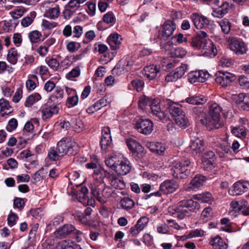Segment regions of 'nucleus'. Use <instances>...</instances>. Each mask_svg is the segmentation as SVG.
Instances as JSON below:
<instances>
[{"label": "nucleus", "instance_id": "1", "mask_svg": "<svg viewBox=\"0 0 249 249\" xmlns=\"http://www.w3.org/2000/svg\"><path fill=\"white\" fill-rule=\"evenodd\" d=\"M166 104L167 108L177 124H187L189 120L185 112L182 110L181 105L170 100L167 101Z\"/></svg>", "mask_w": 249, "mask_h": 249}, {"label": "nucleus", "instance_id": "21", "mask_svg": "<svg viewBox=\"0 0 249 249\" xmlns=\"http://www.w3.org/2000/svg\"><path fill=\"white\" fill-rule=\"evenodd\" d=\"M149 107L152 114L158 117L159 120L163 121L165 119V114L161 111L160 105L157 101L153 100Z\"/></svg>", "mask_w": 249, "mask_h": 249}, {"label": "nucleus", "instance_id": "34", "mask_svg": "<svg viewBox=\"0 0 249 249\" xmlns=\"http://www.w3.org/2000/svg\"><path fill=\"white\" fill-rule=\"evenodd\" d=\"M144 84L142 80L136 79L131 82V84L128 86V88L130 89H135L137 92H141L143 89Z\"/></svg>", "mask_w": 249, "mask_h": 249}, {"label": "nucleus", "instance_id": "15", "mask_svg": "<svg viewBox=\"0 0 249 249\" xmlns=\"http://www.w3.org/2000/svg\"><path fill=\"white\" fill-rule=\"evenodd\" d=\"M176 28V25L173 21H166L162 26L160 39L165 40L166 38L170 37L173 34Z\"/></svg>", "mask_w": 249, "mask_h": 249}, {"label": "nucleus", "instance_id": "7", "mask_svg": "<svg viewBox=\"0 0 249 249\" xmlns=\"http://www.w3.org/2000/svg\"><path fill=\"white\" fill-rule=\"evenodd\" d=\"M126 143L133 157L141 159L145 156L146 151L144 147L135 140L132 139H127Z\"/></svg>", "mask_w": 249, "mask_h": 249}, {"label": "nucleus", "instance_id": "22", "mask_svg": "<svg viewBox=\"0 0 249 249\" xmlns=\"http://www.w3.org/2000/svg\"><path fill=\"white\" fill-rule=\"evenodd\" d=\"M202 186V176L198 175L196 176L191 181L188 187L186 188V191H190L193 190L196 191Z\"/></svg>", "mask_w": 249, "mask_h": 249}, {"label": "nucleus", "instance_id": "27", "mask_svg": "<svg viewBox=\"0 0 249 249\" xmlns=\"http://www.w3.org/2000/svg\"><path fill=\"white\" fill-rule=\"evenodd\" d=\"M229 8V3L227 2H224L221 6L213 9V15L215 17L222 18L228 12Z\"/></svg>", "mask_w": 249, "mask_h": 249}, {"label": "nucleus", "instance_id": "51", "mask_svg": "<svg viewBox=\"0 0 249 249\" xmlns=\"http://www.w3.org/2000/svg\"><path fill=\"white\" fill-rule=\"evenodd\" d=\"M186 54V51L182 48H177L172 50L171 52V54L173 57L182 58Z\"/></svg>", "mask_w": 249, "mask_h": 249}, {"label": "nucleus", "instance_id": "14", "mask_svg": "<svg viewBox=\"0 0 249 249\" xmlns=\"http://www.w3.org/2000/svg\"><path fill=\"white\" fill-rule=\"evenodd\" d=\"M187 68L186 64H181L180 67L177 68L174 71L167 75L165 80L168 82L177 81L184 74Z\"/></svg>", "mask_w": 249, "mask_h": 249}, {"label": "nucleus", "instance_id": "50", "mask_svg": "<svg viewBox=\"0 0 249 249\" xmlns=\"http://www.w3.org/2000/svg\"><path fill=\"white\" fill-rule=\"evenodd\" d=\"M45 62L50 68L54 71H57L59 66V63L57 60L53 58H46Z\"/></svg>", "mask_w": 249, "mask_h": 249}, {"label": "nucleus", "instance_id": "55", "mask_svg": "<svg viewBox=\"0 0 249 249\" xmlns=\"http://www.w3.org/2000/svg\"><path fill=\"white\" fill-rule=\"evenodd\" d=\"M78 102V97L77 94L69 96L67 98V104L68 107H71L76 105Z\"/></svg>", "mask_w": 249, "mask_h": 249}, {"label": "nucleus", "instance_id": "4", "mask_svg": "<svg viewBox=\"0 0 249 249\" xmlns=\"http://www.w3.org/2000/svg\"><path fill=\"white\" fill-rule=\"evenodd\" d=\"M104 184H90V188L92 195L100 203L104 204L107 202V199L111 196L112 191L109 187H104Z\"/></svg>", "mask_w": 249, "mask_h": 249}, {"label": "nucleus", "instance_id": "37", "mask_svg": "<svg viewBox=\"0 0 249 249\" xmlns=\"http://www.w3.org/2000/svg\"><path fill=\"white\" fill-rule=\"evenodd\" d=\"M188 81L192 84L196 82H202L200 71H196L190 72L188 74Z\"/></svg>", "mask_w": 249, "mask_h": 249}, {"label": "nucleus", "instance_id": "59", "mask_svg": "<svg viewBox=\"0 0 249 249\" xmlns=\"http://www.w3.org/2000/svg\"><path fill=\"white\" fill-rule=\"evenodd\" d=\"M64 218L61 215H57L48 225V226H53L54 228L60 225L63 222Z\"/></svg>", "mask_w": 249, "mask_h": 249}, {"label": "nucleus", "instance_id": "63", "mask_svg": "<svg viewBox=\"0 0 249 249\" xmlns=\"http://www.w3.org/2000/svg\"><path fill=\"white\" fill-rule=\"evenodd\" d=\"M83 33V27L80 25H76L73 28L72 34L73 37L79 38Z\"/></svg>", "mask_w": 249, "mask_h": 249}, {"label": "nucleus", "instance_id": "8", "mask_svg": "<svg viewBox=\"0 0 249 249\" xmlns=\"http://www.w3.org/2000/svg\"><path fill=\"white\" fill-rule=\"evenodd\" d=\"M207 37L206 33L203 31V56L213 58L217 54V51L213 41Z\"/></svg>", "mask_w": 249, "mask_h": 249}, {"label": "nucleus", "instance_id": "33", "mask_svg": "<svg viewBox=\"0 0 249 249\" xmlns=\"http://www.w3.org/2000/svg\"><path fill=\"white\" fill-rule=\"evenodd\" d=\"M41 98V95L38 93H33L28 96L24 103L26 107H31L35 103L39 101Z\"/></svg>", "mask_w": 249, "mask_h": 249}, {"label": "nucleus", "instance_id": "60", "mask_svg": "<svg viewBox=\"0 0 249 249\" xmlns=\"http://www.w3.org/2000/svg\"><path fill=\"white\" fill-rule=\"evenodd\" d=\"M58 23L55 22H50L47 20L43 19L42 22V26L47 30H51L56 26H57Z\"/></svg>", "mask_w": 249, "mask_h": 249}, {"label": "nucleus", "instance_id": "11", "mask_svg": "<svg viewBox=\"0 0 249 249\" xmlns=\"http://www.w3.org/2000/svg\"><path fill=\"white\" fill-rule=\"evenodd\" d=\"M76 230V228L70 224H64L60 227L54 231V235L57 238H64L72 234Z\"/></svg>", "mask_w": 249, "mask_h": 249}, {"label": "nucleus", "instance_id": "40", "mask_svg": "<svg viewBox=\"0 0 249 249\" xmlns=\"http://www.w3.org/2000/svg\"><path fill=\"white\" fill-rule=\"evenodd\" d=\"M28 36L32 43H36L41 40L42 34L37 30H34L28 34Z\"/></svg>", "mask_w": 249, "mask_h": 249}, {"label": "nucleus", "instance_id": "47", "mask_svg": "<svg viewBox=\"0 0 249 249\" xmlns=\"http://www.w3.org/2000/svg\"><path fill=\"white\" fill-rule=\"evenodd\" d=\"M153 125H135V129L144 135L150 134L153 130Z\"/></svg>", "mask_w": 249, "mask_h": 249}, {"label": "nucleus", "instance_id": "64", "mask_svg": "<svg viewBox=\"0 0 249 249\" xmlns=\"http://www.w3.org/2000/svg\"><path fill=\"white\" fill-rule=\"evenodd\" d=\"M157 231L161 234H169L170 231L169 226L165 224H160L157 226Z\"/></svg>", "mask_w": 249, "mask_h": 249}, {"label": "nucleus", "instance_id": "38", "mask_svg": "<svg viewBox=\"0 0 249 249\" xmlns=\"http://www.w3.org/2000/svg\"><path fill=\"white\" fill-rule=\"evenodd\" d=\"M202 31H200L197 33L196 37L193 38L191 42L193 47L196 49H200L202 44Z\"/></svg>", "mask_w": 249, "mask_h": 249}, {"label": "nucleus", "instance_id": "36", "mask_svg": "<svg viewBox=\"0 0 249 249\" xmlns=\"http://www.w3.org/2000/svg\"><path fill=\"white\" fill-rule=\"evenodd\" d=\"M152 101L151 98L145 95L141 96L139 100V108L142 110L146 109L147 107L150 106Z\"/></svg>", "mask_w": 249, "mask_h": 249}, {"label": "nucleus", "instance_id": "5", "mask_svg": "<svg viewBox=\"0 0 249 249\" xmlns=\"http://www.w3.org/2000/svg\"><path fill=\"white\" fill-rule=\"evenodd\" d=\"M76 144L74 140L70 137H65L58 142L56 149L58 153L64 156L66 155L74 154V148Z\"/></svg>", "mask_w": 249, "mask_h": 249}, {"label": "nucleus", "instance_id": "43", "mask_svg": "<svg viewBox=\"0 0 249 249\" xmlns=\"http://www.w3.org/2000/svg\"><path fill=\"white\" fill-rule=\"evenodd\" d=\"M48 157L52 161H57L60 157H62L63 155L58 153L56 147L55 148L53 147L50 148L48 153Z\"/></svg>", "mask_w": 249, "mask_h": 249}, {"label": "nucleus", "instance_id": "3", "mask_svg": "<svg viewBox=\"0 0 249 249\" xmlns=\"http://www.w3.org/2000/svg\"><path fill=\"white\" fill-rule=\"evenodd\" d=\"M196 210H199V206L198 205H195L192 199H187L179 202L175 211L177 217L182 219L186 216H190L192 212Z\"/></svg>", "mask_w": 249, "mask_h": 249}, {"label": "nucleus", "instance_id": "20", "mask_svg": "<svg viewBox=\"0 0 249 249\" xmlns=\"http://www.w3.org/2000/svg\"><path fill=\"white\" fill-rule=\"evenodd\" d=\"M145 146L151 151L159 155H163L165 146L164 143L159 142H146Z\"/></svg>", "mask_w": 249, "mask_h": 249}, {"label": "nucleus", "instance_id": "13", "mask_svg": "<svg viewBox=\"0 0 249 249\" xmlns=\"http://www.w3.org/2000/svg\"><path fill=\"white\" fill-rule=\"evenodd\" d=\"M102 134L100 141L101 147L103 150L106 151L112 142L110 128L108 126L103 127Z\"/></svg>", "mask_w": 249, "mask_h": 249}, {"label": "nucleus", "instance_id": "9", "mask_svg": "<svg viewBox=\"0 0 249 249\" xmlns=\"http://www.w3.org/2000/svg\"><path fill=\"white\" fill-rule=\"evenodd\" d=\"M131 169L129 160L121 155L116 166L115 171L119 175H125L129 173Z\"/></svg>", "mask_w": 249, "mask_h": 249}, {"label": "nucleus", "instance_id": "29", "mask_svg": "<svg viewBox=\"0 0 249 249\" xmlns=\"http://www.w3.org/2000/svg\"><path fill=\"white\" fill-rule=\"evenodd\" d=\"M121 156V154H113L108 157L105 160L106 165L112 170L115 171L116 166L118 162V159H120Z\"/></svg>", "mask_w": 249, "mask_h": 249}, {"label": "nucleus", "instance_id": "56", "mask_svg": "<svg viewBox=\"0 0 249 249\" xmlns=\"http://www.w3.org/2000/svg\"><path fill=\"white\" fill-rule=\"evenodd\" d=\"M214 200V197L210 192L206 191L203 192V203L211 205Z\"/></svg>", "mask_w": 249, "mask_h": 249}, {"label": "nucleus", "instance_id": "35", "mask_svg": "<svg viewBox=\"0 0 249 249\" xmlns=\"http://www.w3.org/2000/svg\"><path fill=\"white\" fill-rule=\"evenodd\" d=\"M89 216L84 214L80 222L83 224L93 228H96L100 226V224L98 221L90 219Z\"/></svg>", "mask_w": 249, "mask_h": 249}, {"label": "nucleus", "instance_id": "18", "mask_svg": "<svg viewBox=\"0 0 249 249\" xmlns=\"http://www.w3.org/2000/svg\"><path fill=\"white\" fill-rule=\"evenodd\" d=\"M178 188V185L173 179L166 180L160 185V189L163 194H168L174 193Z\"/></svg>", "mask_w": 249, "mask_h": 249}, {"label": "nucleus", "instance_id": "49", "mask_svg": "<svg viewBox=\"0 0 249 249\" xmlns=\"http://www.w3.org/2000/svg\"><path fill=\"white\" fill-rule=\"evenodd\" d=\"M219 24L224 34H228L229 33L231 30V24L228 19L224 18L220 21Z\"/></svg>", "mask_w": 249, "mask_h": 249}, {"label": "nucleus", "instance_id": "48", "mask_svg": "<svg viewBox=\"0 0 249 249\" xmlns=\"http://www.w3.org/2000/svg\"><path fill=\"white\" fill-rule=\"evenodd\" d=\"M81 44L75 41H69L66 44V49L71 53H73L80 49Z\"/></svg>", "mask_w": 249, "mask_h": 249}, {"label": "nucleus", "instance_id": "17", "mask_svg": "<svg viewBox=\"0 0 249 249\" xmlns=\"http://www.w3.org/2000/svg\"><path fill=\"white\" fill-rule=\"evenodd\" d=\"M215 156L214 153L211 151L205 152L203 153V170L210 171L214 168V161Z\"/></svg>", "mask_w": 249, "mask_h": 249}, {"label": "nucleus", "instance_id": "2", "mask_svg": "<svg viewBox=\"0 0 249 249\" xmlns=\"http://www.w3.org/2000/svg\"><path fill=\"white\" fill-rule=\"evenodd\" d=\"M190 164L191 161L188 159L175 160L171 169L173 176L174 178L179 179L187 178L190 174L189 168Z\"/></svg>", "mask_w": 249, "mask_h": 249}, {"label": "nucleus", "instance_id": "58", "mask_svg": "<svg viewBox=\"0 0 249 249\" xmlns=\"http://www.w3.org/2000/svg\"><path fill=\"white\" fill-rule=\"evenodd\" d=\"M136 124H153L152 121L144 116H138L135 119Z\"/></svg>", "mask_w": 249, "mask_h": 249}, {"label": "nucleus", "instance_id": "41", "mask_svg": "<svg viewBox=\"0 0 249 249\" xmlns=\"http://www.w3.org/2000/svg\"><path fill=\"white\" fill-rule=\"evenodd\" d=\"M202 146V141L199 138H196L194 141H192L190 147L191 149L196 154H201V148Z\"/></svg>", "mask_w": 249, "mask_h": 249}, {"label": "nucleus", "instance_id": "62", "mask_svg": "<svg viewBox=\"0 0 249 249\" xmlns=\"http://www.w3.org/2000/svg\"><path fill=\"white\" fill-rule=\"evenodd\" d=\"M244 100H242V103L240 106H239V108L243 110H249V95L246 94Z\"/></svg>", "mask_w": 249, "mask_h": 249}, {"label": "nucleus", "instance_id": "25", "mask_svg": "<svg viewBox=\"0 0 249 249\" xmlns=\"http://www.w3.org/2000/svg\"><path fill=\"white\" fill-rule=\"evenodd\" d=\"M0 115L1 117H4L5 115H8L13 112V108L10 105L8 100L4 98L0 99Z\"/></svg>", "mask_w": 249, "mask_h": 249}, {"label": "nucleus", "instance_id": "12", "mask_svg": "<svg viewBox=\"0 0 249 249\" xmlns=\"http://www.w3.org/2000/svg\"><path fill=\"white\" fill-rule=\"evenodd\" d=\"M229 45L231 50L237 55H242L246 53L247 49L245 43L235 38L231 39Z\"/></svg>", "mask_w": 249, "mask_h": 249}, {"label": "nucleus", "instance_id": "46", "mask_svg": "<svg viewBox=\"0 0 249 249\" xmlns=\"http://www.w3.org/2000/svg\"><path fill=\"white\" fill-rule=\"evenodd\" d=\"M103 21L110 26H112L116 23V18L112 12H108L103 16Z\"/></svg>", "mask_w": 249, "mask_h": 249}, {"label": "nucleus", "instance_id": "44", "mask_svg": "<svg viewBox=\"0 0 249 249\" xmlns=\"http://www.w3.org/2000/svg\"><path fill=\"white\" fill-rule=\"evenodd\" d=\"M122 208L125 210L132 209L135 204L133 200L128 197H124L120 201Z\"/></svg>", "mask_w": 249, "mask_h": 249}, {"label": "nucleus", "instance_id": "19", "mask_svg": "<svg viewBox=\"0 0 249 249\" xmlns=\"http://www.w3.org/2000/svg\"><path fill=\"white\" fill-rule=\"evenodd\" d=\"M122 38L121 36L117 33L111 34L107 38V42L113 50H116L120 48Z\"/></svg>", "mask_w": 249, "mask_h": 249}, {"label": "nucleus", "instance_id": "42", "mask_svg": "<svg viewBox=\"0 0 249 249\" xmlns=\"http://www.w3.org/2000/svg\"><path fill=\"white\" fill-rule=\"evenodd\" d=\"M38 78L35 74L30 75L26 82V87L28 90H33L36 87V81H37Z\"/></svg>", "mask_w": 249, "mask_h": 249}, {"label": "nucleus", "instance_id": "39", "mask_svg": "<svg viewBox=\"0 0 249 249\" xmlns=\"http://www.w3.org/2000/svg\"><path fill=\"white\" fill-rule=\"evenodd\" d=\"M36 16V13L35 11H32L30 13L29 16H26L21 21V25L24 27H27L30 26L34 21Z\"/></svg>", "mask_w": 249, "mask_h": 249}, {"label": "nucleus", "instance_id": "6", "mask_svg": "<svg viewBox=\"0 0 249 249\" xmlns=\"http://www.w3.org/2000/svg\"><path fill=\"white\" fill-rule=\"evenodd\" d=\"M103 174L107 178L109 184L114 188L119 190L125 188L126 184L122 178L118 177L114 174H110L103 168L94 171V175H99Z\"/></svg>", "mask_w": 249, "mask_h": 249}, {"label": "nucleus", "instance_id": "10", "mask_svg": "<svg viewBox=\"0 0 249 249\" xmlns=\"http://www.w3.org/2000/svg\"><path fill=\"white\" fill-rule=\"evenodd\" d=\"M235 79V76L233 74L227 71H218L216 74L215 80L217 83L225 87H227Z\"/></svg>", "mask_w": 249, "mask_h": 249}, {"label": "nucleus", "instance_id": "52", "mask_svg": "<svg viewBox=\"0 0 249 249\" xmlns=\"http://www.w3.org/2000/svg\"><path fill=\"white\" fill-rule=\"evenodd\" d=\"M72 242L70 240H65L59 242L57 246L56 249H71Z\"/></svg>", "mask_w": 249, "mask_h": 249}, {"label": "nucleus", "instance_id": "16", "mask_svg": "<svg viewBox=\"0 0 249 249\" xmlns=\"http://www.w3.org/2000/svg\"><path fill=\"white\" fill-rule=\"evenodd\" d=\"M221 107L216 103L212 104L210 107L209 114L211 118L206 117L205 119L207 122L212 123V120L214 123H218L220 118Z\"/></svg>", "mask_w": 249, "mask_h": 249}, {"label": "nucleus", "instance_id": "61", "mask_svg": "<svg viewBox=\"0 0 249 249\" xmlns=\"http://www.w3.org/2000/svg\"><path fill=\"white\" fill-rule=\"evenodd\" d=\"M80 71L79 67H76L73 69L71 71H70L67 75L66 77L69 79H71L72 78H76L80 75Z\"/></svg>", "mask_w": 249, "mask_h": 249}, {"label": "nucleus", "instance_id": "24", "mask_svg": "<svg viewBox=\"0 0 249 249\" xmlns=\"http://www.w3.org/2000/svg\"><path fill=\"white\" fill-rule=\"evenodd\" d=\"M59 108L56 105L44 107L41 110L42 119L46 120L51 118L53 114H57Z\"/></svg>", "mask_w": 249, "mask_h": 249}, {"label": "nucleus", "instance_id": "23", "mask_svg": "<svg viewBox=\"0 0 249 249\" xmlns=\"http://www.w3.org/2000/svg\"><path fill=\"white\" fill-rule=\"evenodd\" d=\"M144 76L149 79H153L160 73V68L156 65H151L144 69Z\"/></svg>", "mask_w": 249, "mask_h": 249}, {"label": "nucleus", "instance_id": "57", "mask_svg": "<svg viewBox=\"0 0 249 249\" xmlns=\"http://www.w3.org/2000/svg\"><path fill=\"white\" fill-rule=\"evenodd\" d=\"M185 102L192 105H200L202 104V98L198 96L188 97L185 100Z\"/></svg>", "mask_w": 249, "mask_h": 249}, {"label": "nucleus", "instance_id": "28", "mask_svg": "<svg viewBox=\"0 0 249 249\" xmlns=\"http://www.w3.org/2000/svg\"><path fill=\"white\" fill-rule=\"evenodd\" d=\"M248 185V183L246 182L237 181L235 182L233 185V191L234 192V195H240L247 191Z\"/></svg>", "mask_w": 249, "mask_h": 249}, {"label": "nucleus", "instance_id": "32", "mask_svg": "<svg viewBox=\"0 0 249 249\" xmlns=\"http://www.w3.org/2000/svg\"><path fill=\"white\" fill-rule=\"evenodd\" d=\"M231 131L234 136L241 139L246 138L247 135L246 129L244 125H237L235 127H233Z\"/></svg>", "mask_w": 249, "mask_h": 249}, {"label": "nucleus", "instance_id": "54", "mask_svg": "<svg viewBox=\"0 0 249 249\" xmlns=\"http://www.w3.org/2000/svg\"><path fill=\"white\" fill-rule=\"evenodd\" d=\"M61 128L76 133H79L84 130V125H61Z\"/></svg>", "mask_w": 249, "mask_h": 249}, {"label": "nucleus", "instance_id": "31", "mask_svg": "<svg viewBox=\"0 0 249 249\" xmlns=\"http://www.w3.org/2000/svg\"><path fill=\"white\" fill-rule=\"evenodd\" d=\"M19 56L20 55L18 53L17 50L15 48H12L8 51L7 60L11 64L15 65L17 63Z\"/></svg>", "mask_w": 249, "mask_h": 249}, {"label": "nucleus", "instance_id": "26", "mask_svg": "<svg viewBox=\"0 0 249 249\" xmlns=\"http://www.w3.org/2000/svg\"><path fill=\"white\" fill-rule=\"evenodd\" d=\"M60 14V7L58 5H56L54 7L49 8L47 9L43 16L44 17L54 20L58 18Z\"/></svg>", "mask_w": 249, "mask_h": 249}, {"label": "nucleus", "instance_id": "45", "mask_svg": "<svg viewBox=\"0 0 249 249\" xmlns=\"http://www.w3.org/2000/svg\"><path fill=\"white\" fill-rule=\"evenodd\" d=\"M191 18L193 21L194 26L198 30L202 29V18L197 13H194L191 16Z\"/></svg>", "mask_w": 249, "mask_h": 249}, {"label": "nucleus", "instance_id": "30", "mask_svg": "<svg viewBox=\"0 0 249 249\" xmlns=\"http://www.w3.org/2000/svg\"><path fill=\"white\" fill-rule=\"evenodd\" d=\"M214 249H227L228 245L220 237L217 236L210 242Z\"/></svg>", "mask_w": 249, "mask_h": 249}, {"label": "nucleus", "instance_id": "53", "mask_svg": "<svg viewBox=\"0 0 249 249\" xmlns=\"http://www.w3.org/2000/svg\"><path fill=\"white\" fill-rule=\"evenodd\" d=\"M149 222V218L146 216L141 217L137 222L136 226L142 231L147 226Z\"/></svg>", "mask_w": 249, "mask_h": 249}]
</instances>
